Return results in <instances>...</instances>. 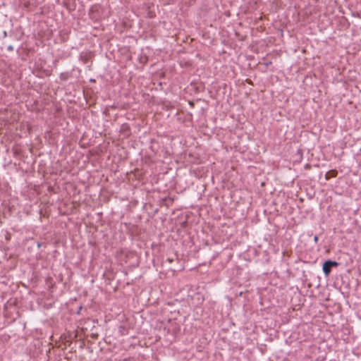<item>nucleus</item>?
<instances>
[{
  "instance_id": "obj_1",
  "label": "nucleus",
  "mask_w": 361,
  "mask_h": 361,
  "mask_svg": "<svg viewBox=\"0 0 361 361\" xmlns=\"http://www.w3.org/2000/svg\"><path fill=\"white\" fill-rule=\"evenodd\" d=\"M339 265V263L336 261H332L331 259H328L325 261L322 266V270L326 276H328L331 272V269L333 267H337Z\"/></svg>"
},
{
  "instance_id": "obj_4",
  "label": "nucleus",
  "mask_w": 361,
  "mask_h": 361,
  "mask_svg": "<svg viewBox=\"0 0 361 361\" xmlns=\"http://www.w3.org/2000/svg\"><path fill=\"white\" fill-rule=\"evenodd\" d=\"M7 50L9 51H13V47L12 45H9L7 47Z\"/></svg>"
},
{
  "instance_id": "obj_3",
  "label": "nucleus",
  "mask_w": 361,
  "mask_h": 361,
  "mask_svg": "<svg viewBox=\"0 0 361 361\" xmlns=\"http://www.w3.org/2000/svg\"><path fill=\"white\" fill-rule=\"evenodd\" d=\"M69 76H70V75H69L68 73H61L60 74V79L61 80H64L65 81V80H67L68 79Z\"/></svg>"
},
{
  "instance_id": "obj_6",
  "label": "nucleus",
  "mask_w": 361,
  "mask_h": 361,
  "mask_svg": "<svg viewBox=\"0 0 361 361\" xmlns=\"http://www.w3.org/2000/svg\"><path fill=\"white\" fill-rule=\"evenodd\" d=\"M122 128H123V130H126V128H128V126H127L123 125V126H122Z\"/></svg>"
},
{
  "instance_id": "obj_2",
  "label": "nucleus",
  "mask_w": 361,
  "mask_h": 361,
  "mask_svg": "<svg viewBox=\"0 0 361 361\" xmlns=\"http://www.w3.org/2000/svg\"><path fill=\"white\" fill-rule=\"evenodd\" d=\"M338 175V171L336 169H332L326 172L325 174L326 180H329L331 178H335Z\"/></svg>"
},
{
  "instance_id": "obj_5",
  "label": "nucleus",
  "mask_w": 361,
  "mask_h": 361,
  "mask_svg": "<svg viewBox=\"0 0 361 361\" xmlns=\"http://www.w3.org/2000/svg\"><path fill=\"white\" fill-rule=\"evenodd\" d=\"M318 240H319L318 236L315 235L314 238V243H317L318 242Z\"/></svg>"
},
{
  "instance_id": "obj_7",
  "label": "nucleus",
  "mask_w": 361,
  "mask_h": 361,
  "mask_svg": "<svg viewBox=\"0 0 361 361\" xmlns=\"http://www.w3.org/2000/svg\"><path fill=\"white\" fill-rule=\"evenodd\" d=\"M122 128H123V130H126V128H128V126H127L123 125V126H122Z\"/></svg>"
}]
</instances>
